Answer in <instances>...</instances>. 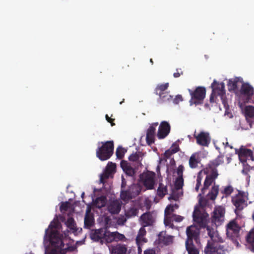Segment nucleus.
I'll use <instances>...</instances> for the list:
<instances>
[{
	"mask_svg": "<svg viewBox=\"0 0 254 254\" xmlns=\"http://www.w3.org/2000/svg\"><path fill=\"white\" fill-rule=\"evenodd\" d=\"M52 249L48 252L46 253V254H65V252L63 250L61 251L60 247L58 244H57V247L53 245L51 243Z\"/></svg>",
	"mask_w": 254,
	"mask_h": 254,
	"instance_id": "obj_36",
	"label": "nucleus"
},
{
	"mask_svg": "<svg viewBox=\"0 0 254 254\" xmlns=\"http://www.w3.org/2000/svg\"><path fill=\"white\" fill-rule=\"evenodd\" d=\"M191 98L190 100V104L191 106L202 104L204 99L205 97L206 89L204 87L198 86L194 91L189 89Z\"/></svg>",
	"mask_w": 254,
	"mask_h": 254,
	"instance_id": "obj_6",
	"label": "nucleus"
},
{
	"mask_svg": "<svg viewBox=\"0 0 254 254\" xmlns=\"http://www.w3.org/2000/svg\"><path fill=\"white\" fill-rule=\"evenodd\" d=\"M159 96V98L158 100V102L160 104L170 102L173 98V96L170 95L168 92L163 93Z\"/></svg>",
	"mask_w": 254,
	"mask_h": 254,
	"instance_id": "obj_35",
	"label": "nucleus"
},
{
	"mask_svg": "<svg viewBox=\"0 0 254 254\" xmlns=\"http://www.w3.org/2000/svg\"><path fill=\"white\" fill-rule=\"evenodd\" d=\"M109 236L111 237L109 240V243H111L114 241H124L126 239L124 235L119 233L118 232H109Z\"/></svg>",
	"mask_w": 254,
	"mask_h": 254,
	"instance_id": "obj_24",
	"label": "nucleus"
},
{
	"mask_svg": "<svg viewBox=\"0 0 254 254\" xmlns=\"http://www.w3.org/2000/svg\"><path fill=\"white\" fill-rule=\"evenodd\" d=\"M121 209V204L117 200L111 201L108 205V210L112 214H118Z\"/></svg>",
	"mask_w": 254,
	"mask_h": 254,
	"instance_id": "obj_22",
	"label": "nucleus"
},
{
	"mask_svg": "<svg viewBox=\"0 0 254 254\" xmlns=\"http://www.w3.org/2000/svg\"><path fill=\"white\" fill-rule=\"evenodd\" d=\"M69 207V204L67 202H63L60 206V209L61 212L66 211Z\"/></svg>",
	"mask_w": 254,
	"mask_h": 254,
	"instance_id": "obj_49",
	"label": "nucleus"
},
{
	"mask_svg": "<svg viewBox=\"0 0 254 254\" xmlns=\"http://www.w3.org/2000/svg\"><path fill=\"white\" fill-rule=\"evenodd\" d=\"M246 242L250 245L249 249L254 252V228L252 229L246 237Z\"/></svg>",
	"mask_w": 254,
	"mask_h": 254,
	"instance_id": "obj_23",
	"label": "nucleus"
},
{
	"mask_svg": "<svg viewBox=\"0 0 254 254\" xmlns=\"http://www.w3.org/2000/svg\"><path fill=\"white\" fill-rule=\"evenodd\" d=\"M225 252L224 247L214 240L208 241L204 250L205 254H224Z\"/></svg>",
	"mask_w": 254,
	"mask_h": 254,
	"instance_id": "obj_7",
	"label": "nucleus"
},
{
	"mask_svg": "<svg viewBox=\"0 0 254 254\" xmlns=\"http://www.w3.org/2000/svg\"><path fill=\"white\" fill-rule=\"evenodd\" d=\"M200 160L198 154L196 153H193L189 159V166L191 169L196 168Z\"/></svg>",
	"mask_w": 254,
	"mask_h": 254,
	"instance_id": "obj_25",
	"label": "nucleus"
},
{
	"mask_svg": "<svg viewBox=\"0 0 254 254\" xmlns=\"http://www.w3.org/2000/svg\"><path fill=\"white\" fill-rule=\"evenodd\" d=\"M197 144L202 146H208L211 142V137L208 132L201 131L198 134H194Z\"/></svg>",
	"mask_w": 254,
	"mask_h": 254,
	"instance_id": "obj_15",
	"label": "nucleus"
},
{
	"mask_svg": "<svg viewBox=\"0 0 254 254\" xmlns=\"http://www.w3.org/2000/svg\"><path fill=\"white\" fill-rule=\"evenodd\" d=\"M140 192L139 188L135 184L129 186L127 189H123L121 190L120 196L124 201H127L138 195Z\"/></svg>",
	"mask_w": 254,
	"mask_h": 254,
	"instance_id": "obj_11",
	"label": "nucleus"
},
{
	"mask_svg": "<svg viewBox=\"0 0 254 254\" xmlns=\"http://www.w3.org/2000/svg\"><path fill=\"white\" fill-rule=\"evenodd\" d=\"M65 224L69 229L76 231V223L73 218H68L66 221Z\"/></svg>",
	"mask_w": 254,
	"mask_h": 254,
	"instance_id": "obj_40",
	"label": "nucleus"
},
{
	"mask_svg": "<svg viewBox=\"0 0 254 254\" xmlns=\"http://www.w3.org/2000/svg\"><path fill=\"white\" fill-rule=\"evenodd\" d=\"M193 221L202 228L205 227L207 223L208 215L204 211H201L199 207L195 206L192 214Z\"/></svg>",
	"mask_w": 254,
	"mask_h": 254,
	"instance_id": "obj_12",
	"label": "nucleus"
},
{
	"mask_svg": "<svg viewBox=\"0 0 254 254\" xmlns=\"http://www.w3.org/2000/svg\"><path fill=\"white\" fill-rule=\"evenodd\" d=\"M183 100V97L181 95H177L175 98L173 99V103L175 104H178L180 102Z\"/></svg>",
	"mask_w": 254,
	"mask_h": 254,
	"instance_id": "obj_51",
	"label": "nucleus"
},
{
	"mask_svg": "<svg viewBox=\"0 0 254 254\" xmlns=\"http://www.w3.org/2000/svg\"><path fill=\"white\" fill-rule=\"evenodd\" d=\"M171 127L170 124L166 121H162L159 127L157 137L159 139L165 138L170 133Z\"/></svg>",
	"mask_w": 254,
	"mask_h": 254,
	"instance_id": "obj_16",
	"label": "nucleus"
},
{
	"mask_svg": "<svg viewBox=\"0 0 254 254\" xmlns=\"http://www.w3.org/2000/svg\"><path fill=\"white\" fill-rule=\"evenodd\" d=\"M225 214V208L222 206L216 207L213 210L211 217V223L215 227L219 226L224 220Z\"/></svg>",
	"mask_w": 254,
	"mask_h": 254,
	"instance_id": "obj_8",
	"label": "nucleus"
},
{
	"mask_svg": "<svg viewBox=\"0 0 254 254\" xmlns=\"http://www.w3.org/2000/svg\"><path fill=\"white\" fill-rule=\"evenodd\" d=\"M169 87V83H166L165 84H159L157 86L156 88L155 89V94L157 95H161L163 93H165L166 90L168 89Z\"/></svg>",
	"mask_w": 254,
	"mask_h": 254,
	"instance_id": "obj_29",
	"label": "nucleus"
},
{
	"mask_svg": "<svg viewBox=\"0 0 254 254\" xmlns=\"http://www.w3.org/2000/svg\"><path fill=\"white\" fill-rule=\"evenodd\" d=\"M235 152L238 155L239 160L242 163H246L247 160L254 161V149L251 150L241 146L239 149H236Z\"/></svg>",
	"mask_w": 254,
	"mask_h": 254,
	"instance_id": "obj_13",
	"label": "nucleus"
},
{
	"mask_svg": "<svg viewBox=\"0 0 254 254\" xmlns=\"http://www.w3.org/2000/svg\"><path fill=\"white\" fill-rule=\"evenodd\" d=\"M172 218L173 221H175L177 222H181L183 220L184 217L180 215H178L176 214H173L172 216Z\"/></svg>",
	"mask_w": 254,
	"mask_h": 254,
	"instance_id": "obj_50",
	"label": "nucleus"
},
{
	"mask_svg": "<svg viewBox=\"0 0 254 254\" xmlns=\"http://www.w3.org/2000/svg\"><path fill=\"white\" fill-rule=\"evenodd\" d=\"M140 219L143 227L152 226L154 222L153 217L150 212L143 213L140 216Z\"/></svg>",
	"mask_w": 254,
	"mask_h": 254,
	"instance_id": "obj_21",
	"label": "nucleus"
},
{
	"mask_svg": "<svg viewBox=\"0 0 254 254\" xmlns=\"http://www.w3.org/2000/svg\"><path fill=\"white\" fill-rule=\"evenodd\" d=\"M185 246L189 254H199V251L193 244V243H190L186 242Z\"/></svg>",
	"mask_w": 254,
	"mask_h": 254,
	"instance_id": "obj_31",
	"label": "nucleus"
},
{
	"mask_svg": "<svg viewBox=\"0 0 254 254\" xmlns=\"http://www.w3.org/2000/svg\"><path fill=\"white\" fill-rule=\"evenodd\" d=\"M127 250V246L123 244L112 246L110 248L111 254H126Z\"/></svg>",
	"mask_w": 254,
	"mask_h": 254,
	"instance_id": "obj_20",
	"label": "nucleus"
},
{
	"mask_svg": "<svg viewBox=\"0 0 254 254\" xmlns=\"http://www.w3.org/2000/svg\"><path fill=\"white\" fill-rule=\"evenodd\" d=\"M244 112L246 120L248 122H250L249 118L252 119L254 118V107L250 105L247 106L245 108Z\"/></svg>",
	"mask_w": 254,
	"mask_h": 254,
	"instance_id": "obj_30",
	"label": "nucleus"
},
{
	"mask_svg": "<svg viewBox=\"0 0 254 254\" xmlns=\"http://www.w3.org/2000/svg\"><path fill=\"white\" fill-rule=\"evenodd\" d=\"M184 184V180L183 177H178L175 183V189L179 190L182 189Z\"/></svg>",
	"mask_w": 254,
	"mask_h": 254,
	"instance_id": "obj_41",
	"label": "nucleus"
},
{
	"mask_svg": "<svg viewBox=\"0 0 254 254\" xmlns=\"http://www.w3.org/2000/svg\"><path fill=\"white\" fill-rule=\"evenodd\" d=\"M234 191V189L231 186H227L223 187V189L220 190V193L225 197L229 196Z\"/></svg>",
	"mask_w": 254,
	"mask_h": 254,
	"instance_id": "obj_37",
	"label": "nucleus"
},
{
	"mask_svg": "<svg viewBox=\"0 0 254 254\" xmlns=\"http://www.w3.org/2000/svg\"><path fill=\"white\" fill-rule=\"evenodd\" d=\"M238 193L231 197V202L235 206V213L238 215L248 205V198L243 191L238 190Z\"/></svg>",
	"mask_w": 254,
	"mask_h": 254,
	"instance_id": "obj_5",
	"label": "nucleus"
},
{
	"mask_svg": "<svg viewBox=\"0 0 254 254\" xmlns=\"http://www.w3.org/2000/svg\"><path fill=\"white\" fill-rule=\"evenodd\" d=\"M211 87L212 89L210 97V102L211 103L215 102L214 98H216L217 96H220L221 99L223 98V96L225 94V84L224 83H219L216 80H214L211 85Z\"/></svg>",
	"mask_w": 254,
	"mask_h": 254,
	"instance_id": "obj_9",
	"label": "nucleus"
},
{
	"mask_svg": "<svg viewBox=\"0 0 254 254\" xmlns=\"http://www.w3.org/2000/svg\"><path fill=\"white\" fill-rule=\"evenodd\" d=\"M155 173L153 172L147 171L140 175V182L146 189L152 190L154 188L155 181Z\"/></svg>",
	"mask_w": 254,
	"mask_h": 254,
	"instance_id": "obj_10",
	"label": "nucleus"
},
{
	"mask_svg": "<svg viewBox=\"0 0 254 254\" xmlns=\"http://www.w3.org/2000/svg\"><path fill=\"white\" fill-rule=\"evenodd\" d=\"M240 93L247 97L248 99H251L254 94V89L252 86L247 83H243Z\"/></svg>",
	"mask_w": 254,
	"mask_h": 254,
	"instance_id": "obj_19",
	"label": "nucleus"
},
{
	"mask_svg": "<svg viewBox=\"0 0 254 254\" xmlns=\"http://www.w3.org/2000/svg\"><path fill=\"white\" fill-rule=\"evenodd\" d=\"M214 181L211 179L210 178L207 177V176L205 178L204 185L203 188L201 189V192L203 194H204L205 191L208 189L209 186L212 184V183Z\"/></svg>",
	"mask_w": 254,
	"mask_h": 254,
	"instance_id": "obj_39",
	"label": "nucleus"
},
{
	"mask_svg": "<svg viewBox=\"0 0 254 254\" xmlns=\"http://www.w3.org/2000/svg\"><path fill=\"white\" fill-rule=\"evenodd\" d=\"M174 211V208L173 207V205L172 204L168 205L165 208V215L167 216L168 215H171V213L173 212Z\"/></svg>",
	"mask_w": 254,
	"mask_h": 254,
	"instance_id": "obj_45",
	"label": "nucleus"
},
{
	"mask_svg": "<svg viewBox=\"0 0 254 254\" xmlns=\"http://www.w3.org/2000/svg\"><path fill=\"white\" fill-rule=\"evenodd\" d=\"M95 224L94 215L91 212L90 208H88L86 211L84 219V228L90 229Z\"/></svg>",
	"mask_w": 254,
	"mask_h": 254,
	"instance_id": "obj_18",
	"label": "nucleus"
},
{
	"mask_svg": "<svg viewBox=\"0 0 254 254\" xmlns=\"http://www.w3.org/2000/svg\"><path fill=\"white\" fill-rule=\"evenodd\" d=\"M201 183H200L199 182V183L196 182V184L195 188V190L196 191H198L199 190V187L201 186Z\"/></svg>",
	"mask_w": 254,
	"mask_h": 254,
	"instance_id": "obj_63",
	"label": "nucleus"
},
{
	"mask_svg": "<svg viewBox=\"0 0 254 254\" xmlns=\"http://www.w3.org/2000/svg\"><path fill=\"white\" fill-rule=\"evenodd\" d=\"M108 178L106 175L102 174L100 176V181L101 183L104 184V180Z\"/></svg>",
	"mask_w": 254,
	"mask_h": 254,
	"instance_id": "obj_60",
	"label": "nucleus"
},
{
	"mask_svg": "<svg viewBox=\"0 0 254 254\" xmlns=\"http://www.w3.org/2000/svg\"><path fill=\"white\" fill-rule=\"evenodd\" d=\"M184 171V167L183 165H180L177 169V174L178 177H183V173Z\"/></svg>",
	"mask_w": 254,
	"mask_h": 254,
	"instance_id": "obj_54",
	"label": "nucleus"
},
{
	"mask_svg": "<svg viewBox=\"0 0 254 254\" xmlns=\"http://www.w3.org/2000/svg\"><path fill=\"white\" fill-rule=\"evenodd\" d=\"M241 229V226L235 219L231 220L226 225L227 236L237 247L240 245Z\"/></svg>",
	"mask_w": 254,
	"mask_h": 254,
	"instance_id": "obj_2",
	"label": "nucleus"
},
{
	"mask_svg": "<svg viewBox=\"0 0 254 254\" xmlns=\"http://www.w3.org/2000/svg\"><path fill=\"white\" fill-rule=\"evenodd\" d=\"M127 185V182L125 178L122 176V184H121V190L125 189Z\"/></svg>",
	"mask_w": 254,
	"mask_h": 254,
	"instance_id": "obj_59",
	"label": "nucleus"
},
{
	"mask_svg": "<svg viewBox=\"0 0 254 254\" xmlns=\"http://www.w3.org/2000/svg\"><path fill=\"white\" fill-rule=\"evenodd\" d=\"M158 125V123H154L152 124L147 130L146 141L147 143L149 145L154 142L155 131Z\"/></svg>",
	"mask_w": 254,
	"mask_h": 254,
	"instance_id": "obj_17",
	"label": "nucleus"
},
{
	"mask_svg": "<svg viewBox=\"0 0 254 254\" xmlns=\"http://www.w3.org/2000/svg\"><path fill=\"white\" fill-rule=\"evenodd\" d=\"M173 238L170 236H165L163 233H160L158 235V241L159 243L165 245H168L172 242Z\"/></svg>",
	"mask_w": 254,
	"mask_h": 254,
	"instance_id": "obj_26",
	"label": "nucleus"
},
{
	"mask_svg": "<svg viewBox=\"0 0 254 254\" xmlns=\"http://www.w3.org/2000/svg\"><path fill=\"white\" fill-rule=\"evenodd\" d=\"M130 165L128 164V163L126 161H122L121 162V167L123 169V171L125 170Z\"/></svg>",
	"mask_w": 254,
	"mask_h": 254,
	"instance_id": "obj_55",
	"label": "nucleus"
},
{
	"mask_svg": "<svg viewBox=\"0 0 254 254\" xmlns=\"http://www.w3.org/2000/svg\"><path fill=\"white\" fill-rule=\"evenodd\" d=\"M202 172V171H200L197 175V179H196V182L201 183V180H202V177H201V173Z\"/></svg>",
	"mask_w": 254,
	"mask_h": 254,
	"instance_id": "obj_62",
	"label": "nucleus"
},
{
	"mask_svg": "<svg viewBox=\"0 0 254 254\" xmlns=\"http://www.w3.org/2000/svg\"><path fill=\"white\" fill-rule=\"evenodd\" d=\"M139 154V153L137 152L131 154L128 157L129 160L132 162H137L139 161L140 157Z\"/></svg>",
	"mask_w": 254,
	"mask_h": 254,
	"instance_id": "obj_44",
	"label": "nucleus"
},
{
	"mask_svg": "<svg viewBox=\"0 0 254 254\" xmlns=\"http://www.w3.org/2000/svg\"><path fill=\"white\" fill-rule=\"evenodd\" d=\"M179 197V195H176L174 193L170 195V196L169 197L168 199L169 200L173 199L174 200H177Z\"/></svg>",
	"mask_w": 254,
	"mask_h": 254,
	"instance_id": "obj_58",
	"label": "nucleus"
},
{
	"mask_svg": "<svg viewBox=\"0 0 254 254\" xmlns=\"http://www.w3.org/2000/svg\"><path fill=\"white\" fill-rule=\"evenodd\" d=\"M223 158L222 156L219 155L214 160L210 161L208 164L209 168H216V167L222 164L223 163Z\"/></svg>",
	"mask_w": 254,
	"mask_h": 254,
	"instance_id": "obj_32",
	"label": "nucleus"
},
{
	"mask_svg": "<svg viewBox=\"0 0 254 254\" xmlns=\"http://www.w3.org/2000/svg\"><path fill=\"white\" fill-rule=\"evenodd\" d=\"M217 227H215V226L212 224L211 227L206 224L205 227L206 228L207 234L208 236L211 238V240H213V238H214L217 235L216 230Z\"/></svg>",
	"mask_w": 254,
	"mask_h": 254,
	"instance_id": "obj_34",
	"label": "nucleus"
},
{
	"mask_svg": "<svg viewBox=\"0 0 254 254\" xmlns=\"http://www.w3.org/2000/svg\"><path fill=\"white\" fill-rule=\"evenodd\" d=\"M56 223L52 221L49 226L48 229L45 231L44 236L45 240L49 241L53 245L57 247V244H59L61 251L63 250L65 252V254L68 252H73L76 249L74 246L67 245L65 247L63 241V235H61L59 232L56 230H53L56 228Z\"/></svg>",
	"mask_w": 254,
	"mask_h": 254,
	"instance_id": "obj_1",
	"label": "nucleus"
},
{
	"mask_svg": "<svg viewBox=\"0 0 254 254\" xmlns=\"http://www.w3.org/2000/svg\"><path fill=\"white\" fill-rule=\"evenodd\" d=\"M125 154V151L122 147H119L117 148L116 151V155L117 157L120 159H122Z\"/></svg>",
	"mask_w": 254,
	"mask_h": 254,
	"instance_id": "obj_43",
	"label": "nucleus"
},
{
	"mask_svg": "<svg viewBox=\"0 0 254 254\" xmlns=\"http://www.w3.org/2000/svg\"><path fill=\"white\" fill-rule=\"evenodd\" d=\"M109 232L106 228L92 229L90 232V238L93 241L99 243L101 245L108 244L111 238L109 236Z\"/></svg>",
	"mask_w": 254,
	"mask_h": 254,
	"instance_id": "obj_3",
	"label": "nucleus"
},
{
	"mask_svg": "<svg viewBox=\"0 0 254 254\" xmlns=\"http://www.w3.org/2000/svg\"><path fill=\"white\" fill-rule=\"evenodd\" d=\"M144 254H156V253L153 249H149L145 251Z\"/></svg>",
	"mask_w": 254,
	"mask_h": 254,
	"instance_id": "obj_61",
	"label": "nucleus"
},
{
	"mask_svg": "<svg viewBox=\"0 0 254 254\" xmlns=\"http://www.w3.org/2000/svg\"><path fill=\"white\" fill-rule=\"evenodd\" d=\"M106 119L108 121V122L110 123L111 124V125L112 126H114L115 125V124L114 123V119H112L111 117H109L108 115H106Z\"/></svg>",
	"mask_w": 254,
	"mask_h": 254,
	"instance_id": "obj_56",
	"label": "nucleus"
},
{
	"mask_svg": "<svg viewBox=\"0 0 254 254\" xmlns=\"http://www.w3.org/2000/svg\"><path fill=\"white\" fill-rule=\"evenodd\" d=\"M219 192V186L215 185L214 184L212 187L211 191L207 194V197L208 199L211 200H214Z\"/></svg>",
	"mask_w": 254,
	"mask_h": 254,
	"instance_id": "obj_28",
	"label": "nucleus"
},
{
	"mask_svg": "<svg viewBox=\"0 0 254 254\" xmlns=\"http://www.w3.org/2000/svg\"><path fill=\"white\" fill-rule=\"evenodd\" d=\"M187 239L186 242L193 243V240L196 243L199 242L200 230L196 226L191 225L188 227L186 230Z\"/></svg>",
	"mask_w": 254,
	"mask_h": 254,
	"instance_id": "obj_14",
	"label": "nucleus"
},
{
	"mask_svg": "<svg viewBox=\"0 0 254 254\" xmlns=\"http://www.w3.org/2000/svg\"><path fill=\"white\" fill-rule=\"evenodd\" d=\"M173 154V153L172 152L171 150L168 149L165 152L164 156L166 158H169Z\"/></svg>",
	"mask_w": 254,
	"mask_h": 254,
	"instance_id": "obj_57",
	"label": "nucleus"
},
{
	"mask_svg": "<svg viewBox=\"0 0 254 254\" xmlns=\"http://www.w3.org/2000/svg\"><path fill=\"white\" fill-rule=\"evenodd\" d=\"M238 80L237 79H230L228 82V86L229 91H234L237 89Z\"/></svg>",
	"mask_w": 254,
	"mask_h": 254,
	"instance_id": "obj_38",
	"label": "nucleus"
},
{
	"mask_svg": "<svg viewBox=\"0 0 254 254\" xmlns=\"http://www.w3.org/2000/svg\"><path fill=\"white\" fill-rule=\"evenodd\" d=\"M102 145L99 147L96 150V156L101 161H105L109 159L113 155L114 151V142L107 141L102 142Z\"/></svg>",
	"mask_w": 254,
	"mask_h": 254,
	"instance_id": "obj_4",
	"label": "nucleus"
},
{
	"mask_svg": "<svg viewBox=\"0 0 254 254\" xmlns=\"http://www.w3.org/2000/svg\"><path fill=\"white\" fill-rule=\"evenodd\" d=\"M137 245V247H138V253L140 254L141 253V246L142 245Z\"/></svg>",
	"mask_w": 254,
	"mask_h": 254,
	"instance_id": "obj_64",
	"label": "nucleus"
},
{
	"mask_svg": "<svg viewBox=\"0 0 254 254\" xmlns=\"http://www.w3.org/2000/svg\"><path fill=\"white\" fill-rule=\"evenodd\" d=\"M184 74V72L182 71L181 68H177L176 72H174L173 74V76L175 78H178L180 77L181 75Z\"/></svg>",
	"mask_w": 254,
	"mask_h": 254,
	"instance_id": "obj_52",
	"label": "nucleus"
},
{
	"mask_svg": "<svg viewBox=\"0 0 254 254\" xmlns=\"http://www.w3.org/2000/svg\"><path fill=\"white\" fill-rule=\"evenodd\" d=\"M211 169L210 173L206 176L213 180H215L218 176L217 170L216 168H210Z\"/></svg>",
	"mask_w": 254,
	"mask_h": 254,
	"instance_id": "obj_42",
	"label": "nucleus"
},
{
	"mask_svg": "<svg viewBox=\"0 0 254 254\" xmlns=\"http://www.w3.org/2000/svg\"><path fill=\"white\" fill-rule=\"evenodd\" d=\"M135 240L137 245H143L144 243L147 242V239L144 237H140L138 239L137 237H136Z\"/></svg>",
	"mask_w": 254,
	"mask_h": 254,
	"instance_id": "obj_48",
	"label": "nucleus"
},
{
	"mask_svg": "<svg viewBox=\"0 0 254 254\" xmlns=\"http://www.w3.org/2000/svg\"><path fill=\"white\" fill-rule=\"evenodd\" d=\"M169 149L171 150L173 154H175L179 151V147L178 145L174 143Z\"/></svg>",
	"mask_w": 254,
	"mask_h": 254,
	"instance_id": "obj_53",
	"label": "nucleus"
},
{
	"mask_svg": "<svg viewBox=\"0 0 254 254\" xmlns=\"http://www.w3.org/2000/svg\"><path fill=\"white\" fill-rule=\"evenodd\" d=\"M124 172L128 176L132 177L135 174V171L134 169L129 166L124 171Z\"/></svg>",
	"mask_w": 254,
	"mask_h": 254,
	"instance_id": "obj_46",
	"label": "nucleus"
},
{
	"mask_svg": "<svg viewBox=\"0 0 254 254\" xmlns=\"http://www.w3.org/2000/svg\"><path fill=\"white\" fill-rule=\"evenodd\" d=\"M107 202V198L106 196L104 195L100 196L98 197L95 199L94 202L95 206L99 208H101L105 206Z\"/></svg>",
	"mask_w": 254,
	"mask_h": 254,
	"instance_id": "obj_33",
	"label": "nucleus"
},
{
	"mask_svg": "<svg viewBox=\"0 0 254 254\" xmlns=\"http://www.w3.org/2000/svg\"><path fill=\"white\" fill-rule=\"evenodd\" d=\"M168 193L167 186L162 183H159L157 190V195L161 198H163Z\"/></svg>",
	"mask_w": 254,
	"mask_h": 254,
	"instance_id": "obj_27",
	"label": "nucleus"
},
{
	"mask_svg": "<svg viewBox=\"0 0 254 254\" xmlns=\"http://www.w3.org/2000/svg\"><path fill=\"white\" fill-rule=\"evenodd\" d=\"M145 227L142 226L139 229L137 235L136 237H137L138 239H139L140 237H144L146 234V231L144 228Z\"/></svg>",
	"mask_w": 254,
	"mask_h": 254,
	"instance_id": "obj_47",
	"label": "nucleus"
}]
</instances>
